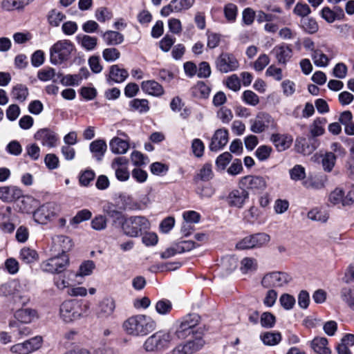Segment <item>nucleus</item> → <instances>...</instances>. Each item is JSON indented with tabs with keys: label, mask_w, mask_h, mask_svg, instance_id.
Wrapping results in <instances>:
<instances>
[{
	"label": "nucleus",
	"mask_w": 354,
	"mask_h": 354,
	"mask_svg": "<svg viewBox=\"0 0 354 354\" xmlns=\"http://www.w3.org/2000/svg\"><path fill=\"white\" fill-rule=\"evenodd\" d=\"M156 327V323L151 317L141 314L133 315L122 323L124 331L133 337L145 336Z\"/></svg>",
	"instance_id": "1"
},
{
	"label": "nucleus",
	"mask_w": 354,
	"mask_h": 354,
	"mask_svg": "<svg viewBox=\"0 0 354 354\" xmlns=\"http://www.w3.org/2000/svg\"><path fill=\"white\" fill-rule=\"evenodd\" d=\"M327 120L324 118H319L314 120L313 124L310 126V134L313 136L312 138L309 139L311 145L310 146L306 144V140L305 138L297 139L296 147L298 152L304 154H310L317 149L318 145L314 138L320 136L324 133V126Z\"/></svg>",
	"instance_id": "2"
},
{
	"label": "nucleus",
	"mask_w": 354,
	"mask_h": 354,
	"mask_svg": "<svg viewBox=\"0 0 354 354\" xmlns=\"http://www.w3.org/2000/svg\"><path fill=\"white\" fill-rule=\"evenodd\" d=\"M174 339L170 331L158 330L148 337L143 344V348L149 353H159L169 348Z\"/></svg>",
	"instance_id": "3"
},
{
	"label": "nucleus",
	"mask_w": 354,
	"mask_h": 354,
	"mask_svg": "<svg viewBox=\"0 0 354 354\" xmlns=\"http://www.w3.org/2000/svg\"><path fill=\"white\" fill-rule=\"evenodd\" d=\"M149 221L142 216H133L124 218L122 224L123 232L130 237H137L143 231L150 228Z\"/></svg>",
	"instance_id": "4"
},
{
	"label": "nucleus",
	"mask_w": 354,
	"mask_h": 354,
	"mask_svg": "<svg viewBox=\"0 0 354 354\" xmlns=\"http://www.w3.org/2000/svg\"><path fill=\"white\" fill-rule=\"evenodd\" d=\"M74 50L72 42L67 39L59 40L50 49V60L53 64H61L68 60Z\"/></svg>",
	"instance_id": "5"
},
{
	"label": "nucleus",
	"mask_w": 354,
	"mask_h": 354,
	"mask_svg": "<svg viewBox=\"0 0 354 354\" xmlns=\"http://www.w3.org/2000/svg\"><path fill=\"white\" fill-rule=\"evenodd\" d=\"M0 296H11L15 302L25 305L29 301L24 286L17 281H12L0 286Z\"/></svg>",
	"instance_id": "6"
},
{
	"label": "nucleus",
	"mask_w": 354,
	"mask_h": 354,
	"mask_svg": "<svg viewBox=\"0 0 354 354\" xmlns=\"http://www.w3.org/2000/svg\"><path fill=\"white\" fill-rule=\"evenodd\" d=\"M84 314L81 306L74 300L64 301L59 308L61 319L66 323L72 322L82 317Z\"/></svg>",
	"instance_id": "7"
},
{
	"label": "nucleus",
	"mask_w": 354,
	"mask_h": 354,
	"mask_svg": "<svg viewBox=\"0 0 354 354\" xmlns=\"http://www.w3.org/2000/svg\"><path fill=\"white\" fill-rule=\"evenodd\" d=\"M250 131L254 133H261L268 129H275L277 123L268 113L259 112L254 119L250 120Z\"/></svg>",
	"instance_id": "8"
},
{
	"label": "nucleus",
	"mask_w": 354,
	"mask_h": 354,
	"mask_svg": "<svg viewBox=\"0 0 354 354\" xmlns=\"http://www.w3.org/2000/svg\"><path fill=\"white\" fill-rule=\"evenodd\" d=\"M292 277L284 272H271L266 274L261 285L266 288L282 287L290 282Z\"/></svg>",
	"instance_id": "9"
},
{
	"label": "nucleus",
	"mask_w": 354,
	"mask_h": 354,
	"mask_svg": "<svg viewBox=\"0 0 354 354\" xmlns=\"http://www.w3.org/2000/svg\"><path fill=\"white\" fill-rule=\"evenodd\" d=\"M69 264L68 256L65 253L50 258L42 262L41 268L44 271L50 273L62 272Z\"/></svg>",
	"instance_id": "10"
},
{
	"label": "nucleus",
	"mask_w": 354,
	"mask_h": 354,
	"mask_svg": "<svg viewBox=\"0 0 354 354\" xmlns=\"http://www.w3.org/2000/svg\"><path fill=\"white\" fill-rule=\"evenodd\" d=\"M216 67L220 72L227 73L237 70L239 62L234 55L222 53L216 60Z\"/></svg>",
	"instance_id": "11"
},
{
	"label": "nucleus",
	"mask_w": 354,
	"mask_h": 354,
	"mask_svg": "<svg viewBox=\"0 0 354 354\" xmlns=\"http://www.w3.org/2000/svg\"><path fill=\"white\" fill-rule=\"evenodd\" d=\"M34 138L39 141L43 147L54 148L58 145V135L48 128H43L38 130L35 133Z\"/></svg>",
	"instance_id": "12"
},
{
	"label": "nucleus",
	"mask_w": 354,
	"mask_h": 354,
	"mask_svg": "<svg viewBox=\"0 0 354 354\" xmlns=\"http://www.w3.org/2000/svg\"><path fill=\"white\" fill-rule=\"evenodd\" d=\"M196 315H188L184 317L179 323L178 328L173 333L174 337L178 339H185L191 334L194 333V327L197 324Z\"/></svg>",
	"instance_id": "13"
},
{
	"label": "nucleus",
	"mask_w": 354,
	"mask_h": 354,
	"mask_svg": "<svg viewBox=\"0 0 354 354\" xmlns=\"http://www.w3.org/2000/svg\"><path fill=\"white\" fill-rule=\"evenodd\" d=\"M239 185L245 189H250L255 192L264 190L267 183L264 178L259 176H246L240 180Z\"/></svg>",
	"instance_id": "14"
},
{
	"label": "nucleus",
	"mask_w": 354,
	"mask_h": 354,
	"mask_svg": "<svg viewBox=\"0 0 354 354\" xmlns=\"http://www.w3.org/2000/svg\"><path fill=\"white\" fill-rule=\"evenodd\" d=\"M59 211V206L54 203H48L39 207L34 213L35 220L41 223H46L54 217Z\"/></svg>",
	"instance_id": "15"
},
{
	"label": "nucleus",
	"mask_w": 354,
	"mask_h": 354,
	"mask_svg": "<svg viewBox=\"0 0 354 354\" xmlns=\"http://www.w3.org/2000/svg\"><path fill=\"white\" fill-rule=\"evenodd\" d=\"M195 0H171V2L162 8L160 15L168 17L171 12H180L189 9Z\"/></svg>",
	"instance_id": "16"
},
{
	"label": "nucleus",
	"mask_w": 354,
	"mask_h": 354,
	"mask_svg": "<svg viewBox=\"0 0 354 354\" xmlns=\"http://www.w3.org/2000/svg\"><path fill=\"white\" fill-rule=\"evenodd\" d=\"M272 53L279 64L286 65L292 56V50L289 45L282 43L275 46Z\"/></svg>",
	"instance_id": "17"
},
{
	"label": "nucleus",
	"mask_w": 354,
	"mask_h": 354,
	"mask_svg": "<svg viewBox=\"0 0 354 354\" xmlns=\"http://www.w3.org/2000/svg\"><path fill=\"white\" fill-rule=\"evenodd\" d=\"M248 198V192L243 187H240L239 189H234L230 193L227 200L230 206L241 208Z\"/></svg>",
	"instance_id": "18"
},
{
	"label": "nucleus",
	"mask_w": 354,
	"mask_h": 354,
	"mask_svg": "<svg viewBox=\"0 0 354 354\" xmlns=\"http://www.w3.org/2000/svg\"><path fill=\"white\" fill-rule=\"evenodd\" d=\"M115 301L112 297H105L99 304L97 315L99 318H108L113 315L115 309Z\"/></svg>",
	"instance_id": "19"
},
{
	"label": "nucleus",
	"mask_w": 354,
	"mask_h": 354,
	"mask_svg": "<svg viewBox=\"0 0 354 354\" xmlns=\"http://www.w3.org/2000/svg\"><path fill=\"white\" fill-rule=\"evenodd\" d=\"M228 142V131L224 129H217L209 145L211 151H216L222 149Z\"/></svg>",
	"instance_id": "20"
},
{
	"label": "nucleus",
	"mask_w": 354,
	"mask_h": 354,
	"mask_svg": "<svg viewBox=\"0 0 354 354\" xmlns=\"http://www.w3.org/2000/svg\"><path fill=\"white\" fill-rule=\"evenodd\" d=\"M292 138L288 134L273 133L270 137V141L279 151H283L288 149L292 142Z\"/></svg>",
	"instance_id": "21"
},
{
	"label": "nucleus",
	"mask_w": 354,
	"mask_h": 354,
	"mask_svg": "<svg viewBox=\"0 0 354 354\" xmlns=\"http://www.w3.org/2000/svg\"><path fill=\"white\" fill-rule=\"evenodd\" d=\"M22 196L21 190L15 186L0 187V199L5 202H12Z\"/></svg>",
	"instance_id": "22"
},
{
	"label": "nucleus",
	"mask_w": 354,
	"mask_h": 354,
	"mask_svg": "<svg viewBox=\"0 0 354 354\" xmlns=\"http://www.w3.org/2000/svg\"><path fill=\"white\" fill-rule=\"evenodd\" d=\"M310 346L317 354H331L332 351L328 347V341L324 337H316L310 342Z\"/></svg>",
	"instance_id": "23"
},
{
	"label": "nucleus",
	"mask_w": 354,
	"mask_h": 354,
	"mask_svg": "<svg viewBox=\"0 0 354 354\" xmlns=\"http://www.w3.org/2000/svg\"><path fill=\"white\" fill-rule=\"evenodd\" d=\"M128 71L118 65H112L109 69V74L107 80L115 83H122L128 77Z\"/></svg>",
	"instance_id": "24"
},
{
	"label": "nucleus",
	"mask_w": 354,
	"mask_h": 354,
	"mask_svg": "<svg viewBox=\"0 0 354 354\" xmlns=\"http://www.w3.org/2000/svg\"><path fill=\"white\" fill-rule=\"evenodd\" d=\"M53 248L55 251L65 253L69 251L72 248V242L69 237L57 235L53 239Z\"/></svg>",
	"instance_id": "25"
},
{
	"label": "nucleus",
	"mask_w": 354,
	"mask_h": 354,
	"mask_svg": "<svg viewBox=\"0 0 354 354\" xmlns=\"http://www.w3.org/2000/svg\"><path fill=\"white\" fill-rule=\"evenodd\" d=\"M141 88L145 93L153 96H160L164 93L163 87L154 80L142 82Z\"/></svg>",
	"instance_id": "26"
},
{
	"label": "nucleus",
	"mask_w": 354,
	"mask_h": 354,
	"mask_svg": "<svg viewBox=\"0 0 354 354\" xmlns=\"http://www.w3.org/2000/svg\"><path fill=\"white\" fill-rule=\"evenodd\" d=\"M91 152L98 161L102 160L107 149V145L103 140H95L89 146Z\"/></svg>",
	"instance_id": "27"
},
{
	"label": "nucleus",
	"mask_w": 354,
	"mask_h": 354,
	"mask_svg": "<svg viewBox=\"0 0 354 354\" xmlns=\"http://www.w3.org/2000/svg\"><path fill=\"white\" fill-rule=\"evenodd\" d=\"M37 317V311L31 308H21L17 310L15 313V317L19 322L24 324L30 323Z\"/></svg>",
	"instance_id": "28"
},
{
	"label": "nucleus",
	"mask_w": 354,
	"mask_h": 354,
	"mask_svg": "<svg viewBox=\"0 0 354 354\" xmlns=\"http://www.w3.org/2000/svg\"><path fill=\"white\" fill-rule=\"evenodd\" d=\"M111 151L115 154L126 153L129 148L128 141L122 140L118 137H114L109 142Z\"/></svg>",
	"instance_id": "29"
},
{
	"label": "nucleus",
	"mask_w": 354,
	"mask_h": 354,
	"mask_svg": "<svg viewBox=\"0 0 354 354\" xmlns=\"http://www.w3.org/2000/svg\"><path fill=\"white\" fill-rule=\"evenodd\" d=\"M28 94L29 92L27 86L21 84L15 85L11 91L12 98L19 102H24L27 99Z\"/></svg>",
	"instance_id": "30"
},
{
	"label": "nucleus",
	"mask_w": 354,
	"mask_h": 354,
	"mask_svg": "<svg viewBox=\"0 0 354 354\" xmlns=\"http://www.w3.org/2000/svg\"><path fill=\"white\" fill-rule=\"evenodd\" d=\"M102 38L106 44L111 46L120 44L124 40V37L121 33L113 30H108L104 32Z\"/></svg>",
	"instance_id": "31"
},
{
	"label": "nucleus",
	"mask_w": 354,
	"mask_h": 354,
	"mask_svg": "<svg viewBox=\"0 0 354 354\" xmlns=\"http://www.w3.org/2000/svg\"><path fill=\"white\" fill-rule=\"evenodd\" d=\"M322 166L324 171L330 172L336 163V156L333 152H326L321 156Z\"/></svg>",
	"instance_id": "32"
},
{
	"label": "nucleus",
	"mask_w": 354,
	"mask_h": 354,
	"mask_svg": "<svg viewBox=\"0 0 354 354\" xmlns=\"http://www.w3.org/2000/svg\"><path fill=\"white\" fill-rule=\"evenodd\" d=\"M131 110L140 113H145L149 111V101L146 99L135 98L129 102Z\"/></svg>",
	"instance_id": "33"
},
{
	"label": "nucleus",
	"mask_w": 354,
	"mask_h": 354,
	"mask_svg": "<svg viewBox=\"0 0 354 354\" xmlns=\"http://www.w3.org/2000/svg\"><path fill=\"white\" fill-rule=\"evenodd\" d=\"M260 338L265 345L274 346L279 343L281 336L277 332H266L261 335Z\"/></svg>",
	"instance_id": "34"
},
{
	"label": "nucleus",
	"mask_w": 354,
	"mask_h": 354,
	"mask_svg": "<svg viewBox=\"0 0 354 354\" xmlns=\"http://www.w3.org/2000/svg\"><path fill=\"white\" fill-rule=\"evenodd\" d=\"M19 258L25 263H31L37 260L38 254L35 250L24 248L21 250Z\"/></svg>",
	"instance_id": "35"
},
{
	"label": "nucleus",
	"mask_w": 354,
	"mask_h": 354,
	"mask_svg": "<svg viewBox=\"0 0 354 354\" xmlns=\"http://www.w3.org/2000/svg\"><path fill=\"white\" fill-rule=\"evenodd\" d=\"M66 18V15L57 9L51 10L48 14V21L51 26L57 27Z\"/></svg>",
	"instance_id": "36"
},
{
	"label": "nucleus",
	"mask_w": 354,
	"mask_h": 354,
	"mask_svg": "<svg viewBox=\"0 0 354 354\" xmlns=\"http://www.w3.org/2000/svg\"><path fill=\"white\" fill-rule=\"evenodd\" d=\"M314 64L319 67H326L328 64V57L320 50H315L311 54Z\"/></svg>",
	"instance_id": "37"
},
{
	"label": "nucleus",
	"mask_w": 354,
	"mask_h": 354,
	"mask_svg": "<svg viewBox=\"0 0 354 354\" xmlns=\"http://www.w3.org/2000/svg\"><path fill=\"white\" fill-rule=\"evenodd\" d=\"M95 268V264L93 261H85L80 266L79 271L74 274L75 277L88 276L93 273Z\"/></svg>",
	"instance_id": "38"
},
{
	"label": "nucleus",
	"mask_w": 354,
	"mask_h": 354,
	"mask_svg": "<svg viewBox=\"0 0 354 354\" xmlns=\"http://www.w3.org/2000/svg\"><path fill=\"white\" fill-rule=\"evenodd\" d=\"M72 277H75L73 272H66L64 275L56 277L55 279L56 286L60 290H63L66 288H70V279Z\"/></svg>",
	"instance_id": "39"
},
{
	"label": "nucleus",
	"mask_w": 354,
	"mask_h": 354,
	"mask_svg": "<svg viewBox=\"0 0 354 354\" xmlns=\"http://www.w3.org/2000/svg\"><path fill=\"white\" fill-rule=\"evenodd\" d=\"M257 268V261L256 259L250 257H245L241 261V270L246 274L256 270Z\"/></svg>",
	"instance_id": "40"
},
{
	"label": "nucleus",
	"mask_w": 354,
	"mask_h": 354,
	"mask_svg": "<svg viewBox=\"0 0 354 354\" xmlns=\"http://www.w3.org/2000/svg\"><path fill=\"white\" fill-rule=\"evenodd\" d=\"M155 308L159 315H165L172 310V304L169 300L163 299L156 302Z\"/></svg>",
	"instance_id": "41"
},
{
	"label": "nucleus",
	"mask_w": 354,
	"mask_h": 354,
	"mask_svg": "<svg viewBox=\"0 0 354 354\" xmlns=\"http://www.w3.org/2000/svg\"><path fill=\"white\" fill-rule=\"evenodd\" d=\"M252 244L254 248H261L266 245L270 240V237L266 233H258L251 235Z\"/></svg>",
	"instance_id": "42"
},
{
	"label": "nucleus",
	"mask_w": 354,
	"mask_h": 354,
	"mask_svg": "<svg viewBox=\"0 0 354 354\" xmlns=\"http://www.w3.org/2000/svg\"><path fill=\"white\" fill-rule=\"evenodd\" d=\"M80 44L84 49L91 51L97 46V39L95 37L84 35L80 39Z\"/></svg>",
	"instance_id": "43"
},
{
	"label": "nucleus",
	"mask_w": 354,
	"mask_h": 354,
	"mask_svg": "<svg viewBox=\"0 0 354 354\" xmlns=\"http://www.w3.org/2000/svg\"><path fill=\"white\" fill-rule=\"evenodd\" d=\"M120 198L124 209L138 210L142 209L140 205L131 196L124 195L120 196Z\"/></svg>",
	"instance_id": "44"
},
{
	"label": "nucleus",
	"mask_w": 354,
	"mask_h": 354,
	"mask_svg": "<svg viewBox=\"0 0 354 354\" xmlns=\"http://www.w3.org/2000/svg\"><path fill=\"white\" fill-rule=\"evenodd\" d=\"M344 191L342 188L337 187L330 192L328 196V201L334 205L342 204Z\"/></svg>",
	"instance_id": "45"
},
{
	"label": "nucleus",
	"mask_w": 354,
	"mask_h": 354,
	"mask_svg": "<svg viewBox=\"0 0 354 354\" xmlns=\"http://www.w3.org/2000/svg\"><path fill=\"white\" fill-rule=\"evenodd\" d=\"M95 17L100 22L104 23L112 19L113 14L107 8L100 7L95 10Z\"/></svg>",
	"instance_id": "46"
},
{
	"label": "nucleus",
	"mask_w": 354,
	"mask_h": 354,
	"mask_svg": "<svg viewBox=\"0 0 354 354\" xmlns=\"http://www.w3.org/2000/svg\"><path fill=\"white\" fill-rule=\"evenodd\" d=\"M242 100L248 105L255 106L259 103V96L252 91H245L242 95Z\"/></svg>",
	"instance_id": "47"
},
{
	"label": "nucleus",
	"mask_w": 354,
	"mask_h": 354,
	"mask_svg": "<svg viewBox=\"0 0 354 354\" xmlns=\"http://www.w3.org/2000/svg\"><path fill=\"white\" fill-rule=\"evenodd\" d=\"M179 267L178 263H158L152 266L150 270L153 272L174 270Z\"/></svg>",
	"instance_id": "48"
},
{
	"label": "nucleus",
	"mask_w": 354,
	"mask_h": 354,
	"mask_svg": "<svg viewBox=\"0 0 354 354\" xmlns=\"http://www.w3.org/2000/svg\"><path fill=\"white\" fill-rule=\"evenodd\" d=\"M120 56V51L115 48H105L102 52V57L106 62H112L117 60Z\"/></svg>",
	"instance_id": "49"
},
{
	"label": "nucleus",
	"mask_w": 354,
	"mask_h": 354,
	"mask_svg": "<svg viewBox=\"0 0 354 354\" xmlns=\"http://www.w3.org/2000/svg\"><path fill=\"white\" fill-rule=\"evenodd\" d=\"M43 339L41 336H35L25 341L29 354L38 350L42 345Z\"/></svg>",
	"instance_id": "50"
},
{
	"label": "nucleus",
	"mask_w": 354,
	"mask_h": 354,
	"mask_svg": "<svg viewBox=\"0 0 354 354\" xmlns=\"http://www.w3.org/2000/svg\"><path fill=\"white\" fill-rule=\"evenodd\" d=\"M302 28L308 33L313 34L318 30L317 21L312 18H306L301 20Z\"/></svg>",
	"instance_id": "51"
},
{
	"label": "nucleus",
	"mask_w": 354,
	"mask_h": 354,
	"mask_svg": "<svg viewBox=\"0 0 354 354\" xmlns=\"http://www.w3.org/2000/svg\"><path fill=\"white\" fill-rule=\"evenodd\" d=\"M272 151V149L271 147L261 145L257 149L255 156L260 161H264L270 157Z\"/></svg>",
	"instance_id": "52"
},
{
	"label": "nucleus",
	"mask_w": 354,
	"mask_h": 354,
	"mask_svg": "<svg viewBox=\"0 0 354 354\" xmlns=\"http://www.w3.org/2000/svg\"><path fill=\"white\" fill-rule=\"evenodd\" d=\"M266 75L272 77L276 81H281L283 79V71L281 68L272 64L267 68Z\"/></svg>",
	"instance_id": "53"
},
{
	"label": "nucleus",
	"mask_w": 354,
	"mask_h": 354,
	"mask_svg": "<svg viewBox=\"0 0 354 354\" xmlns=\"http://www.w3.org/2000/svg\"><path fill=\"white\" fill-rule=\"evenodd\" d=\"M290 176L293 180H302L306 177L305 168L300 165H297L290 170Z\"/></svg>",
	"instance_id": "54"
},
{
	"label": "nucleus",
	"mask_w": 354,
	"mask_h": 354,
	"mask_svg": "<svg viewBox=\"0 0 354 354\" xmlns=\"http://www.w3.org/2000/svg\"><path fill=\"white\" fill-rule=\"evenodd\" d=\"M224 14L227 20L234 22L237 15V6L233 3H228L224 8Z\"/></svg>",
	"instance_id": "55"
},
{
	"label": "nucleus",
	"mask_w": 354,
	"mask_h": 354,
	"mask_svg": "<svg viewBox=\"0 0 354 354\" xmlns=\"http://www.w3.org/2000/svg\"><path fill=\"white\" fill-rule=\"evenodd\" d=\"M283 93L286 97L292 96L296 91L295 83L290 80H285L281 82Z\"/></svg>",
	"instance_id": "56"
},
{
	"label": "nucleus",
	"mask_w": 354,
	"mask_h": 354,
	"mask_svg": "<svg viewBox=\"0 0 354 354\" xmlns=\"http://www.w3.org/2000/svg\"><path fill=\"white\" fill-rule=\"evenodd\" d=\"M92 213L88 209H84L79 211L77 214L71 219V224H78L82 221H87L91 218Z\"/></svg>",
	"instance_id": "57"
},
{
	"label": "nucleus",
	"mask_w": 354,
	"mask_h": 354,
	"mask_svg": "<svg viewBox=\"0 0 354 354\" xmlns=\"http://www.w3.org/2000/svg\"><path fill=\"white\" fill-rule=\"evenodd\" d=\"M225 84L228 88L233 91H238L241 88L240 80L235 74L231 75L226 79Z\"/></svg>",
	"instance_id": "58"
},
{
	"label": "nucleus",
	"mask_w": 354,
	"mask_h": 354,
	"mask_svg": "<svg viewBox=\"0 0 354 354\" xmlns=\"http://www.w3.org/2000/svg\"><path fill=\"white\" fill-rule=\"evenodd\" d=\"M270 63V58L266 54H261L254 63V69L257 71H263Z\"/></svg>",
	"instance_id": "59"
},
{
	"label": "nucleus",
	"mask_w": 354,
	"mask_h": 354,
	"mask_svg": "<svg viewBox=\"0 0 354 354\" xmlns=\"http://www.w3.org/2000/svg\"><path fill=\"white\" fill-rule=\"evenodd\" d=\"M308 218L312 221H319L321 223H325L328 219L327 214L318 211L316 209L310 210L308 213Z\"/></svg>",
	"instance_id": "60"
},
{
	"label": "nucleus",
	"mask_w": 354,
	"mask_h": 354,
	"mask_svg": "<svg viewBox=\"0 0 354 354\" xmlns=\"http://www.w3.org/2000/svg\"><path fill=\"white\" fill-rule=\"evenodd\" d=\"M106 218L102 215L96 216L91 223V227L95 230H102L106 227Z\"/></svg>",
	"instance_id": "61"
},
{
	"label": "nucleus",
	"mask_w": 354,
	"mask_h": 354,
	"mask_svg": "<svg viewBox=\"0 0 354 354\" xmlns=\"http://www.w3.org/2000/svg\"><path fill=\"white\" fill-rule=\"evenodd\" d=\"M279 302L286 310H290L295 304V299L289 294H283L279 298Z\"/></svg>",
	"instance_id": "62"
},
{
	"label": "nucleus",
	"mask_w": 354,
	"mask_h": 354,
	"mask_svg": "<svg viewBox=\"0 0 354 354\" xmlns=\"http://www.w3.org/2000/svg\"><path fill=\"white\" fill-rule=\"evenodd\" d=\"M217 116L223 123L227 124L232 120L233 113L230 109L223 106L217 112Z\"/></svg>",
	"instance_id": "63"
},
{
	"label": "nucleus",
	"mask_w": 354,
	"mask_h": 354,
	"mask_svg": "<svg viewBox=\"0 0 354 354\" xmlns=\"http://www.w3.org/2000/svg\"><path fill=\"white\" fill-rule=\"evenodd\" d=\"M205 146L201 140L195 138L192 140V150L196 157L200 158L203 155Z\"/></svg>",
	"instance_id": "64"
}]
</instances>
